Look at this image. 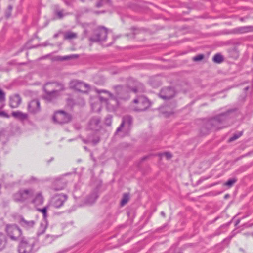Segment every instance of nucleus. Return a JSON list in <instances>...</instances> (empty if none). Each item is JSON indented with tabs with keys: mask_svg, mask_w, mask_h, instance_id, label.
<instances>
[{
	"mask_svg": "<svg viewBox=\"0 0 253 253\" xmlns=\"http://www.w3.org/2000/svg\"><path fill=\"white\" fill-rule=\"evenodd\" d=\"M234 111L228 110L207 121L201 127V133L203 135H206L211 129L218 130L229 126L233 123L231 118Z\"/></svg>",
	"mask_w": 253,
	"mask_h": 253,
	"instance_id": "f257e3e1",
	"label": "nucleus"
},
{
	"mask_svg": "<svg viewBox=\"0 0 253 253\" xmlns=\"http://www.w3.org/2000/svg\"><path fill=\"white\" fill-rule=\"evenodd\" d=\"M116 91V95L106 90L96 89V91L98 94L105 93L110 97L111 100L114 101L113 108H116L119 106V100H127L129 98V95L127 89L122 85H117L114 87Z\"/></svg>",
	"mask_w": 253,
	"mask_h": 253,
	"instance_id": "f03ea898",
	"label": "nucleus"
},
{
	"mask_svg": "<svg viewBox=\"0 0 253 253\" xmlns=\"http://www.w3.org/2000/svg\"><path fill=\"white\" fill-rule=\"evenodd\" d=\"M17 246L18 253H33L37 241L35 238L23 237L19 241Z\"/></svg>",
	"mask_w": 253,
	"mask_h": 253,
	"instance_id": "7ed1b4c3",
	"label": "nucleus"
},
{
	"mask_svg": "<svg viewBox=\"0 0 253 253\" xmlns=\"http://www.w3.org/2000/svg\"><path fill=\"white\" fill-rule=\"evenodd\" d=\"M59 85V84L57 83H46L43 88L45 92L43 98L49 102L56 99L60 95V91L55 89L54 87Z\"/></svg>",
	"mask_w": 253,
	"mask_h": 253,
	"instance_id": "20e7f679",
	"label": "nucleus"
},
{
	"mask_svg": "<svg viewBox=\"0 0 253 253\" xmlns=\"http://www.w3.org/2000/svg\"><path fill=\"white\" fill-rule=\"evenodd\" d=\"M35 191L32 188L20 189L13 195V199L17 202L23 203L34 196Z\"/></svg>",
	"mask_w": 253,
	"mask_h": 253,
	"instance_id": "39448f33",
	"label": "nucleus"
},
{
	"mask_svg": "<svg viewBox=\"0 0 253 253\" xmlns=\"http://www.w3.org/2000/svg\"><path fill=\"white\" fill-rule=\"evenodd\" d=\"M5 231L8 237L12 241H18L24 237L21 229L15 224L7 225Z\"/></svg>",
	"mask_w": 253,
	"mask_h": 253,
	"instance_id": "423d86ee",
	"label": "nucleus"
},
{
	"mask_svg": "<svg viewBox=\"0 0 253 253\" xmlns=\"http://www.w3.org/2000/svg\"><path fill=\"white\" fill-rule=\"evenodd\" d=\"M53 122L59 125H63L70 122L72 120V115L63 110L57 111L53 117Z\"/></svg>",
	"mask_w": 253,
	"mask_h": 253,
	"instance_id": "0eeeda50",
	"label": "nucleus"
},
{
	"mask_svg": "<svg viewBox=\"0 0 253 253\" xmlns=\"http://www.w3.org/2000/svg\"><path fill=\"white\" fill-rule=\"evenodd\" d=\"M133 103L136 104L134 110L137 112L145 111L151 106L149 99L143 95L137 96L133 100Z\"/></svg>",
	"mask_w": 253,
	"mask_h": 253,
	"instance_id": "6e6552de",
	"label": "nucleus"
},
{
	"mask_svg": "<svg viewBox=\"0 0 253 253\" xmlns=\"http://www.w3.org/2000/svg\"><path fill=\"white\" fill-rule=\"evenodd\" d=\"M108 30L104 27H99L94 31V34L90 37L91 42H104L107 38Z\"/></svg>",
	"mask_w": 253,
	"mask_h": 253,
	"instance_id": "1a4fd4ad",
	"label": "nucleus"
},
{
	"mask_svg": "<svg viewBox=\"0 0 253 253\" xmlns=\"http://www.w3.org/2000/svg\"><path fill=\"white\" fill-rule=\"evenodd\" d=\"M175 94L174 89L172 87L163 88L159 93V96L164 100H168L173 97Z\"/></svg>",
	"mask_w": 253,
	"mask_h": 253,
	"instance_id": "9d476101",
	"label": "nucleus"
},
{
	"mask_svg": "<svg viewBox=\"0 0 253 253\" xmlns=\"http://www.w3.org/2000/svg\"><path fill=\"white\" fill-rule=\"evenodd\" d=\"M67 199V195L66 194L56 195L52 198L51 204L54 207L59 208L63 205Z\"/></svg>",
	"mask_w": 253,
	"mask_h": 253,
	"instance_id": "9b49d317",
	"label": "nucleus"
},
{
	"mask_svg": "<svg viewBox=\"0 0 253 253\" xmlns=\"http://www.w3.org/2000/svg\"><path fill=\"white\" fill-rule=\"evenodd\" d=\"M132 117L129 115L125 116L122 118V123L116 130V133L122 131L124 126L127 127L129 129L132 124Z\"/></svg>",
	"mask_w": 253,
	"mask_h": 253,
	"instance_id": "f8f14e48",
	"label": "nucleus"
},
{
	"mask_svg": "<svg viewBox=\"0 0 253 253\" xmlns=\"http://www.w3.org/2000/svg\"><path fill=\"white\" fill-rule=\"evenodd\" d=\"M29 111L33 114L39 112L40 110V103L37 99L31 101L28 106Z\"/></svg>",
	"mask_w": 253,
	"mask_h": 253,
	"instance_id": "ddd939ff",
	"label": "nucleus"
},
{
	"mask_svg": "<svg viewBox=\"0 0 253 253\" xmlns=\"http://www.w3.org/2000/svg\"><path fill=\"white\" fill-rule=\"evenodd\" d=\"M71 84L73 87L79 92H83L84 89H87L89 87L87 84L78 80L73 81Z\"/></svg>",
	"mask_w": 253,
	"mask_h": 253,
	"instance_id": "4468645a",
	"label": "nucleus"
},
{
	"mask_svg": "<svg viewBox=\"0 0 253 253\" xmlns=\"http://www.w3.org/2000/svg\"><path fill=\"white\" fill-rule=\"evenodd\" d=\"M253 27L252 26H242L232 29L227 32V34H243L251 32L252 31Z\"/></svg>",
	"mask_w": 253,
	"mask_h": 253,
	"instance_id": "2eb2a0df",
	"label": "nucleus"
},
{
	"mask_svg": "<svg viewBox=\"0 0 253 253\" xmlns=\"http://www.w3.org/2000/svg\"><path fill=\"white\" fill-rule=\"evenodd\" d=\"M9 105L12 108H16L19 106L21 102V98L18 94L11 96L9 98Z\"/></svg>",
	"mask_w": 253,
	"mask_h": 253,
	"instance_id": "dca6fc26",
	"label": "nucleus"
},
{
	"mask_svg": "<svg viewBox=\"0 0 253 253\" xmlns=\"http://www.w3.org/2000/svg\"><path fill=\"white\" fill-rule=\"evenodd\" d=\"M100 123V118L99 117H94L92 118L89 123V128L93 130H98L99 127Z\"/></svg>",
	"mask_w": 253,
	"mask_h": 253,
	"instance_id": "f3484780",
	"label": "nucleus"
},
{
	"mask_svg": "<svg viewBox=\"0 0 253 253\" xmlns=\"http://www.w3.org/2000/svg\"><path fill=\"white\" fill-rule=\"evenodd\" d=\"M98 197V189H95L86 198L85 202L91 205L95 203Z\"/></svg>",
	"mask_w": 253,
	"mask_h": 253,
	"instance_id": "a211bd4d",
	"label": "nucleus"
},
{
	"mask_svg": "<svg viewBox=\"0 0 253 253\" xmlns=\"http://www.w3.org/2000/svg\"><path fill=\"white\" fill-rule=\"evenodd\" d=\"M44 198L41 192L36 194L35 196L32 199L31 203L35 206L42 205L43 203Z\"/></svg>",
	"mask_w": 253,
	"mask_h": 253,
	"instance_id": "6ab92c4d",
	"label": "nucleus"
},
{
	"mask_svg": "<svg viewBox=\"0 0 253 253\" xmlns=\"http://www.w3.org/2000/svg\"><path fill=\"white\" fill-rule=\"evenodd\" d=\"M19 223L22 227L26 229H30L33 227L35 223L34 221H27L23 217L20 218Z\"/></svg>",
	"mask_w": 253,
	"mask_h": 253,
	"instance_id": "aec40b11",
	"label": "nucleus"
},
{
	"mask_svg": "<svg viewBox=\"0 0 253 253\" xmlns=\"http://www.w3.org/2000/svg\"><path fill=\"white\" fill-rule=\"evenodd\" d=\"M53 14L54 19H62L65 14L64 13V10L59 8V7L56 5L53 10Z\"/></svg>",
	"mask_w": 253,
	"mask_h": 253,
	"instance_id": "412c9836",
	"label": "nucleus"
},
{
	"mask_svg": "<svg viewBox=\"0 0 253 253\" xmlns=\"http://www.w3.org/2000/svg\"><path fill=\"white\" fill-rule=\"evenodd\" d=\"M129 89L135 93H142L145 91V88L142 84L138 83L134 87H130Z\"/></svg>",
	"mask_w": 253,
	"mask_h": 253,
	"instance_id": "4be33fe9",
	"label": "nucleus"
},
{
	"mask_svg": "<svg viewBox=\"0 0 253 253\" xmlns=\"http://www.w3.org/2000/svg\"><path fill=\"white\" fill-rule=\"evenodd\" d=\"M100 140V137L97 133L90 134L88 136V141L91 142L93 145H96Z\"/></svg>",
	"mask_w": 253,
	"mask_h": 253,
	"instance_id": "5701e85b",
	"label": "nucleus"
},
{
	"mask_svg": "<svg viewBox=\"0 0 253 253\" xmlns=\"http://www.w3.org/2000/svg\"><path fill=\"white\" fill-rule=\"evenodd\" d=\"M7 244V239L5 235L0 232V251L4 249Z\"/></svg>",
	"mask_w": 253,
	"mask_h": 253,
	"instance_id": "b1692460",
	"label": "nucleus"
},
{
	"mask_svg": "<svg viewBox=\"0 0 253 253\" xmlns=\"http://www.w3.org/2000/svg\"><path fill=\"white\" fill-rule=\"evenodd\" d=\"M12 116L15 117V118L20 119L21 120H24L28 117V115L27 114L23 113L20 111H15L12 113Z\"/></svg>",
	"mask_w": 253,
	"mask_h": 253,
	"instance_id": "393cba45",
	"label": "nucleus"
},
{
	"mask_svg": "<svg viewBox=\"0 0 253 253\" xmlns=\"http://www.w3.org/2000/svg\"><path fill=\"white\" fill-rule=\"evenodd\" d=\"M77 37V34L76 33L71 31H67L64 34V40H72Z\"/></svg>",
	"mask_w": 253,
	"mask_h": 253,
	"instance_id": "a878e982",
	"label": "nucleus"
},
{
	"mask_svg": "<svg viewBox=\"0 0 253 253\" xmlns=\"http://www.w3.org/2000/svg\"><path fill=\"white\" fill-rule=\"evenodd\" d=\"M79 57L78 55L77 54H72L68 56H57L56 57V60L59 61H65L67 60H70L71 59L77 58Z\"/></svg>",
	"mask_w": 253,
	"mask_h": 253,
	"instance_id": "bb28decb",
	"label": "nucleus"
},
{
	"mask_svg": "<svg viewBox=\"0 0 253 253\" xmlns=\"http://www.w3.org/2000/svg\"><path fill=\"white\" fill-rule=\"evenodd\" d=\"M48 206H46L44 207L42 209L37 208V210L43 214V219L46 222V219L47 217V209Z\"/></svg>",
	"mask_w": 253,
	"mask_h": 253,
	"instance_id": "cd10ccee",
	"label": "nucleus"
},
{
	"mask_svg": "<svg viewBox=\"0 0 253 253\" xmlns=\"http://www.w3.org/2000/svg\"><path fill=\"white\" fill-rule=\"evenodd\" d=\"M212 60L215 63H221L223 61L224 58L221 54L217 53L213 56Z\"/></svg>",
	"mask_w": 253,
	"mask_h": 253,
	"instance_id": "c85d7f7f",
	"label": "nucleus"
},
{
	"mask_svg": "<svg viewBox=\"0 0 253 253\" xmlns=\"http://www.w3.org/2000/svg\"><path fill=\"white\" fill-rule=\"evenodd\" d=\"M129 194L128 193H124L123 195L122 199L121 201V206L125 205L129 200Z\"/></svg>",
	"mask_w": 253,
	"mask_h": 253,
	"instance_id": "c756f323",
	"label": "nucleus"
},
{
	"mask_svg": "<svg viewBox=\"0 0 253 253\" xmlns=\"http://www.w3.org/2000/svg\"><path fill=\"white\" fill-rule=\"evenodd\" d=\"M108 96H109V98L104 97L102 96L101 95H99L98 97H99V99L100 100V101L104 102L106 103V104L107 105H108L110 103H111L112 102V104H113L114 103V101L111 100L110 97L109 95H108Z\"/></svg>",
	"mask_w": 253,
	"mask_h": 253,
	"instance_id": "7c9ffc66",
	"label": "nucleus"
},
{
	"mask_svg": "<svg viewBox=\"0 0 253 253\" xmlns=\"http://www.w3.org/2000/svg\"><path fill=\"white\" fill-rule=\"evenodd\" d=\"M46 229V225H44L43 223H41L40 229L37 232V235L39 236L40 235L43 234Z\"/></svg>",
	"mask_w": 253,
	"mask_h": 253,
	"instance_id": "2f4dec72",
	"label": "nucleus"
},
{
	"mask_svg": "<svg viewBox=\"0 0 253 253\" xmlns=\"http://www.w3.org/2000/svg\"><path fill=\"white\" fill-rule=\"evenodd\" d=\"M55 239V238L54 236L50 235H47L46 236L44 242L45 244H50Z\"/></svg>",
	"mask_w": 253,
	"mask_h": 253,
	"instance_id": "473e14b6",
	"label": "nucleus"
},
{
	"mask_svg": "<svg viewBox=\"0 0 253 253\" xmlns=\"http://www.w3.org/2000/svg\"><path fill=\"white\" fill-rule=\"evenodd\" d=\"M13 9V6L11 5H9L7 9L5 12V16L6 18H9L11 15V11Z\"/></svg>",
	"mask_w": 253,
	"mask_h": 253,
	"instance_id": "72a5a7b5",
	"label": "nucleus"
},
{
	"mask_svg": "<svg viewBox=\"0 0 253 253\" xmlns=\"http://www.w3.org/2000/svg\"><path fill=\"white\" fill-rule=\"evenodd\" d=\"M237 181L236 178L229 179L226 183H224V185L227 186L229 187H232L234 183Z\"/></svg>",
	"mask_w": 253,
	"mask_h": 253,
	"instance_id": "f704fd0d",
	"label": "nucleus"
},
{
	"mask_svg": "<svg viewBox=\"0 0 253 253\" xmlns=\"http://www.w3.org/2000/svg\"><path fill=\"white\" fill-rule=\"evenodd\" d=\"M242 135V132H240L238 134H234L229 139V142H232L238 138H239Z\"/></svg>",
	"mask_w": 253,
	"mask_h": 253,
	"instance_id": "c9c22d12",
	"label": "nucleus"
},
{
	"mask_svg": "<svg viewBox=\"0 0 253 253\" xmlns=\"http://www.w3.org/2000/svg\"><path fill=\"white\" fill-rule=\"evenodd\" d=\"M5 101V93L0 88V103H2Z\"/></svg>",
	"mask_w": 253,
	"mask_h": 253,
	"instance_id": "e433bc0d",
	"label": "nucleus"
},
{
	"mask_svg": "<svg viewBox=\"0 0 253 253\" xmlns=\"http://www.w3.org/2000/svg\"><path fill=\"white\" fill-rule=\"evenodd\" d=\"M105 124L108 126H110L112 124V116L108 115L105 119Z\"/></svg>",
	"mask_w": 253,
	"mask_h": 253,
	"instance_id": "4c0bfd02",
	"label": "nucleus"
},
{
	"mask_svg": "<svg viewBox=\"0 0 253 253\" xmlns=\"http://www.w3.org/2000/svg\"><path fill=\"white\" fill-rule=\"evenodd\" d=\"M204 55L203 54H199L193 58V60L194 61H199L203 59Z\"/></svg>",
	"mask_w": 253,
	"mask_h": 253,
	"instance_id": "58836bf2",
	"label": "nucleus"
},
{
	"mask_svg": "<svg viewBox=\"0 0 253 253\" xmlns=\"http://www.w3.org/2000/svg\"><path fill=\"white\" fill-rule=\"evenodd\" d=\"M227 226V224H223L222 225H221L216 231V233H215V235H219L221 232H222V229H223V228H226V227Z\"/></svg>",
	"mask_w": 253,
	"mask_h": 253,
	"instance_id": "ea45409f",
	"label": "nucleus"
},
{
	"mask_svg": "<svg viewBox=\"0 0 253 253\" xmlns=\"http://www.w3.org/2000/svg\"><path fill=\"white\" fill-rule=\"evenodd\" d=\"M161 156H164L168 160L170 159L172 157V155L170 152H167L161 154Z\"/></svg>",
	"mask_w": 253,
	"mask_h": 253,
	"instance_id": "a19ab883",
	"label": "nucleus"
},
{
	"mask_svg": "<svg viewBox=\"0 0 253 253\" xmlns=\"http://www.w3.org/2000/svg\"><path fill=\"white\" fill-rule=\"evenodd\" d=\"M66 184L65 183H62V185L59 187H53V189L54 191H60L64 189L65 187Z\"/></svg>",
	"mask_w": 253,
	"mask_h": 253,
	"instance_id": "79ce46f5",
	"label": "nucleus"
},
{
	"mask_svg": "<svg viewBox=\"0 0 253 253\" xmlns=\"http://www.w3.org/2000/svg\"><path fill=\"white\" fill-rule=\"evenodd\" d=\"M103 1L104 4H106L109 6H111L112 5V1L111 0H101Z\"/></svg>",
	"mask_w": 253,
	"mask_h": 253,
	"instance_id": "37998d69",
	"label": "nucleus"
},
{
	"mask_svg": "<svg viewBox=\"0 0 253 253\" xmlns=\"http://www.w3.org/2000/svg\"><path fill=\"white\" fill-rule=\"evenodd\" d=\"M104 4L103 1L100 0L98 2L96 3V6L98 8L101 7Z\"/></svg>",
	"mask_w": 253,
	"mask_h": 253,
	"instance_id": "c03bdc74",
	"label": "nucleus"
},
{
	"mask_svg": "<svg viewBox=\"0 0 253 253\" xmlns=\"http://www.w3.org/2000/svg\"><path fill=\"white\" fill-rule=\"evenodd\" d=\"M0 115L3 116L5 117H7L8 116L7 115V114L4 111H2L0 112Z\"/></svg>",
	"mask_w": 253,
	"mask_h": 253,
	"instance_id": "a18cd8bd",
	"label": "nucleus"
},
{
	"mask_svg": "<svg viewBox=\"0 0 253 253\" xmlns=\"http://www.w3.org/2000/svg\"><path fill=\"white\" fill-rule=\"evenodd\" d=\"M88 32L87 30H84V38H85L87 35Z\"/></svg>",
	"mask_w": 253,
	"mask_h": 253,
	"instance_id": "49530a36",
	"label": "nucleus"
},
{
	"mask_svg": "<svg viewBox=\"0 0 253 253\" xmlns=\"http://www.w3.org/2000/svg\"><path fill=\"white\" fill-rule=\"evenodd\" d=\"M240 221H241L240 219H237L236 220V222H235V226H237L239 224V223L240 222Z\"/></svg>",
	"mask_w": 253,
	"mask_h": 253,
	"instance_id": "de8ad7c7",
	"label": "nucleus"
},
{
	"mask_svg": "<svg viewBox=\"0 0 253 253\" xmlns=\"http://www.w3.org/2000/svg\"><path fill=\"white\" fill-rule=\"evenodd\" d=\"M244 226L245 227H252L253 226V223H252V224H245L244 225Z\"/></svg>",
	"mask_w": 253,
	"mask_h": 253,
	"instance_id": "09e8293b",
	"label": "nucleus"
},
{
	"mask_svg": "<svg viewBox=\"0 0 253 253\" xmlns=\"http://www.w3.org/2000/svg\"><path fill=\"white\" fill-rule=\"evenodd\" d=\"M161 215L164 217L166 216L165 213L164 211L161 212Z\"/></svg>",
	"mask_w": 253,
	"mask_h": 253,
	"instance_id": "8fccbe9b",
	"label": "nucleus"
},
{
	"mask_svg": "<svg viewBox=\"0 0 253 253\" xmlns=\"http://www.w3.org/2000/svg\"><path fill=\"white\" fill-rule=\"evenodd\" d=\"M58 36H59V33H56V34L54 35L53 37L54 38H57L58 37Z\"/></svg>",
	"mask_w": 253,
	"mask_h": 253,
	"instance_id": "3c124183",
	"label": "nucleus"
},
{
	"mask_svg": "<svg viewBox=\"0 0 253 253\" xmlns=\"http://www.w3.org/2000/svg\"><path fill=\"white\" fill-rule=\"evenodd\" d=\"M84 141L85 143H91V142L88 141V139L87 140H84Z\"/></svg>",
	"mask_w": 253,
	"mask_h": 253,
	"instance_id": "603ef678",
	"label": "nucleus"
},
{
	"mask_svg": "<svg viewBox=\"0 0 253 253\" xmlns=\"http://www.w3.org/2000/svg\"><path fill=\"white\" fill-rule=\"evenodd\" d=\"M147 158V157H144L142 158V161H144L145 160V159H146Z\"/></svg>",
	"mask_w": 253,
	"mask_h": 253,
	"instance_id": "864d4df0",
	"label": "nucleus"
},
{
	"mask_svg": "<svg viewBox=\"0 0 253 253\" xmlns=\"http://www.w3.org/2000/svg\"><path fill=\"white\" fill-rule=\"evenodd\" d=\"M114 42V40H113V42H111L110 44H109L108 45H111L112 44L113 42Z\"/></svg>",
	"mask_w": 253,
	"mask_h": 253,
	"instance_id": "5fc2aeb1",
	"label": "nucleus"
},
{
	"mask_svg": "<svg viewBox=\"0 0 253 253\" xmlns=\"http://www.w3.org/2000/svg\"><path fill=\"white\" fill-rule=\"evenodd\" d=\"M31 179H32V180H33V181H34V180H36V178H34V177H31Z\"/></svg>",
	"mask_w": 253,
	"mask_h": 253,
	"instance_id": "6e6d98bb",
	"label": "nucleus"
},
{
	"mask_svg": "<svg viewBox=\"0 0 253 253\" xmlns=\"http://www.w3.org/2000/svg\"><path fill=\"white\" fill-rule=\"evenodd\" d=\"M21 65H25V64H26V63H21Z\"/></svg>",
	"mask_w": 253,
	"mask_h": 253,
	"instance_id": "4d7b16f0",
	"label": "nucleus"
},
{
	"mask_svg": "<svg viewBox=\"0 0 253 253\" xmlns=\"http://www.w3.org/2000/svg\"><path fill=\"white\" fill-rule=\"evenodd\" d=\"M248 87H247L245 88V90H248Z\"/></svg>",
	"mask_w": 253,
	"mask_h": 253,
	"instance_id": "13d9d810",
	"label": "nucleus"
},
{
	"mask_svg": "<svg viewBox=\"0 0 253 253\" xmlns=\"http://www.w3.org/2000/svg\"><path fill=\"white\" fill-rule=\"evenodd\" d=\"M60 183V182H59V181H57L56 184H58V183Z\"/></svg>",
	"mask_w": 253,
	"mask_h": 253,
	"instance_id": "bf43d9fd",
	"label": "nucleus"
},
{
	"mask_svg": "<svg viewBox=\"0 0 253 253\" xmlns=\"http://www.w3.org/2000/svg\"><path fill=\"white\" fill-rule=\"evenodd\" d=\"M227 196H228V195H226L225 197L226 198V197H227Z\"/></svg>",
	"mask_w": 253,
	"mask_h": 253,
	"instance_id": "052dcab7",
	"label": "nucleus"
},
{
	"mask_svg": "<svg viewBox=\"0 0 253 253\" xmlns=\"http://www.w3.org/2000/svg\"><path fill=\"white\" fill-rule=\"evenodd\" d=\"M252 236L253 237V232L252 233Z\"/></svg>",
	"mask_w": 253,
	"mask_h": 253,
	"instance_id": "680f3d73",
	"label": "nucleus"
}]
</instances>
